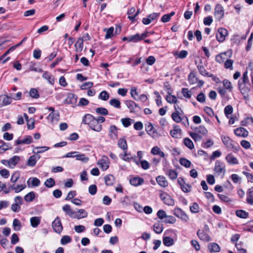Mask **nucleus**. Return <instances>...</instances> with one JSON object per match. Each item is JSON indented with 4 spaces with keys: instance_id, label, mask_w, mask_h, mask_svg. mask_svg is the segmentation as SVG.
<instances>
[{
    "instance_id": "f257e3e1",
    "label": "nucleus",
    "mask_w": 253,
    "mask_h": 253,
    "mask_svg": "<svg viewBox=\"0 0 253 253\" xmlns=\"http://www.w3.org/2000/svg\"><path fill=\"white\" fill-rule=\"evenodd\" d=\"M222 141L226 147L233 151H238L240 148L238 144L231 140L228 136H222Z\"/></svg>"
},
{
    "instance_id": "f03ea898",
    "label": "nucleus",
    "mask_w": 253,
    "mask_h": 253,
    "mask_svg": "<svg viewBox=\"0 0 253 253\" xmlns=\"http://www.w3.org/2000/svg\"><path fill=\"white\" fill-rule=\"evenodd\" d=\"M160 198L163 202L168 206H173L174 200L166 192H162L160 194Z\"/></svg>"
},
{
    "instance_id": "7ed1b4c3",
    "label": "nucleus",
    "mask_w": 253,
    "mask_h": 253,
    "mask_svg": "<svg viewBox=\"0 0 253 253\" xmlns=\"http://www.w3.org/2000/svg\"><path fill=\"white\" fill-rule=\"evenodd\" d=\"M224 11L223 6L217 4L214 8V16L216 19L220 21L224 16Z\"/></svg>"
},
{
    "instance_id": "20e7f679",
    "label": "nucleus",
    "mask_w": 253,
    "mask_h": 253,
    "mask_svg": "<svg viewBox=\"0 0 253 253\" xmlns=\"http://www.w3.org/2000/svg\"><path fill=\"white\" fill-rule=\"evenodd\" d=\"M227 35L228 31L226 29L223 28H219L216 35V40L220 42H223Z\"/></svg>"
},
{
    "instance_id": "39448f33",
    "label": "nucleus",
    "mask_w": 253,
    "mask_h": 253,
    "mask_svg": "<svg viewBox=\"0 0 253 253\" xmlns=\"http://www.w3.org/2000/svg\"><path fill=\"white\" fill-rule=\"evenodd\" d=\"M52 227L56 233L59 234L62 232L63 226L59 217H57L52 222Z\"/></svg>"
},
{
    "instance_id": "423d86ee",
    "label": "nucleus",
    "mask_w": 253,
    "mask_h": 253,
    "mask_svg": "<svg viewBox=\"0 0 253 253\" xmlns=\"http://www.w3.org/2000/svg\"><path fill=\"white\" fill-rule=\"evenodd\" d=\"M214 170L218 174H222L224 175L225 172V164L221 161H216Z\"/></svg>"
},
{
    "instance_id": "0eeeda50",
    "label": "nucleus",
    "mask_w": 253,
    "mask_h": 253,
    "mask_svg": "<svg viewBox=\"0 0 253 253\" xmlns=\"http://www.w3.org/2000/svg\"><path fill=\"white\" fill-rule=\"evenodd\" d=\"M12 98L5 94L0 95V108L10 104L12 102Z\"/></svg>"
},
{
    "instance_id": "6e6552de",
    "label": "nucleus",
    "mask_w": 253,
    "mask_h": 253,
    "mask_svg": "<svg viewBox=\"0 0 253 253\" xmlns=\"http://www.w3.org/2000/svg\"><path fill=\"white\" fill-rule=\"evenodd\" d=\"M173 214L184 221H187L189 219L188 216L185 214V213L179 208L174 209Z\"/></svg>"
},
{
    "instance_id": "1a4fd4ad",
    "label": "nucleus",
    "mask_w": 253,
    "mask_h": 253,
    "mask_svg": "<svg viewBox=\"0 0 253 253\" xmlns=\"http://www.w3.org/2000/svg\"><path fill=\"white\" fill-rule=\"evenodd\" d=\"M77 100V96L75 94L69 93L67 98L64 100V103L67 104L75 105Z\"/></svg>"
},
{
    "instance_id": "9d476101",
    "label": "nucleus",
    "mask_w": 253,
    "mask_h": 253,
    "mask_svg": "<svg viewBox=\"0 0 253 253\" xmlns=\"http://www.w3.org/2000/svg\"><path fill=\"white\" fill-rule=\"evenodd\" d=\"M27 183L29 188H34L40 185V181L36 177H31L28 180Z\"/></svg>"
},
{
    "instance_id": "9b49d317",
    "label": "nucleus",
    "mask_w": 253,
    "mask_h": 253,
    "mask_svg": "<svg viewBox=\"0 0 253 253\" xmlns=\"http://www.w3.org/2000/svg\"><path fill=\"white\" fill-rule=\"evenodd\" d=\"M98 165L100 166V168L103 170H106L109 168L108 158L105 156H103L102 158L98 161Z\"/></svg>"
},
{
    "instance_id": "f8f14e48",
    "label": "nucleus",
    "mask_w": 253,
    "mask_h": 253,
    "mask_svg": "<svg viewBox=\"0 0 253 253\" xmlns=\"http://www.w3.org/2000/svg\"><path fill=\"white\" fill-rule=\"evenodd\" d=\"M41 158L40 155H32L28 159L27 165L28 166L34 167L36 165L37 162Z\"/></svg>"
},
{
    "instance_id": "ddd939ff",
    "label": "nucleus",
    "mask_w": 253,
    "mask_h": 253,
    "mask_svg": "<svg viewBox=\"0 0 253 253\" xmlns=\"http://www.w3.org/2000/svg\"><path fill=\"white\" fill-rule=\"evenodd\" d=\"M235 134L238 136L246 137L248 135V131L244 128L240 127L234 130Z\"/></svg>"
},
{
    "instance_id": "4468645a",
    "label": "nucleus",
    "mask_w": 253,
    "mask_h": 253,
    "mask_svg": "<svg viewBox=\"0 0 253 253\" xmlns=\"http://www.w3.org/2000/svg\"><path fill=\"white\" fill-rule=\"evenodd\" d=\"M181 129L177 125L173 126V129L170 131V134L172 137L179 138L180 136Z\"/></svg>"
},
{
    "instance_id": "2eb2a0df",
    "label": "nucleus",
    "mask_w": 253,
    "mask_h": 253,
    "mask_svg": "<svg viewBox=\"0 0 253 253\" xmlns=\"http://www.w3.org/2000/svg\"><path fill=\"white\" fill-rule=\"evenodd\" d=\"M33 141V139L31 136L30 135H27L26 136L25 138L23 139H17L15 143V145L22 144H29L31 143H32Z\"/></svg>"
},
{
    "instance_id": "dca6fc26",
    "label": "nucleus",
    "mask_w": 253,
    "mask_h": 253,
    "mask_svg": "<svg viewBox=\"0 0 253 253\" xmlns=\"http://www.w3.org/2000/svg\"><path fill=\"white\" fill-rule=\"evenodd\" d=\"M89 126L91 129L97 132L100 131L102 129L101 125L97 122L96 120V118L94 119Z\"/></svg>"
},
{
    "instance_id": "f3484780",
    "label": "nucleus",
    "mask_w": 253,
    "mask_h": 253,
    "mask_svg": "<svg viewBox=\"0 0 253 253\" xmlns=\"http://www.w3.org/2000/svg\"><path fill=\"white\" fill-rule=\"evenodd\" d=\"M183 113L177 111V112H173L171 114V118L172 120L176 123H178L182 121V120L184 119V118H182L180 115Z\"/></svg>"
},
{
    "instance_id": "a211bd4d",
    "label": "nucleus",
    "mask_w": 253,
    "mask_h": 253,
    "mask_svg": "<svg viewBox=\"0 0 253 253\" xmlns=\"http://www.w3.org/2000/svg\"><path fill=\"white\" fill-rule=\"evenodd\" d=\"M117 128L115 125H111L109 128L110 136L111 139H115L118 137Z\"/></svg>"
},
{
    "instance_id": "6ab92c4d",
    "label": "nucleus",
    "mask_w": 253,
    "mask_h": 253,
    "mask_svg": "<svg viewBox=\"0 0 253 253\" xmlns=\"http://www.w3.org/2000/svg\"><path fill=\"white\" fill-rule=\"evenodd\" d=\"M95 118L92 115L87 114L83 118L82 123L84 124L89 125Z\"/></svg>"
},
{
    "instance_id": "aec40b11",
    "label": "nucleus",
    "mask_w": 253,
    "mask_h": 253,
    "mask_svg": "<svg viewBox=\"0 0 253 253\" xmlns=\"http://www.w3.org/2000/svg\"><path fill=\"white\" fill-rule=\"evenodd\" d=\"M198 237L202 240L209 241L211 240L210 236L206 233L204 231L199 230L197 232Z\"/></svg>"
},
{
    "instance_id": "412c9836",
    "label": "nucleus",
    "mask_w": 253,
    "mask_h": 253,
    "mask_svg": "<svg viewBox=\"0 0 253 253\" xmlns=\"http://www.w3.org/2000/svg\"><path fill=\"white\" fill-rule=\"evenodd\" d=\"M42 78L47 81L48 83L53 85L55 82V79L53 76H52L51 74L48 73L46 71H45L42 76Z\"/></svg>"
},
{
    "instance_id": "4be33fe9",
    "label": "nucleus",
    "mask_w": 253,
    "mask_h": 253,
    "mask_svg": "<svg viewBox=\"0 0 253 253\" xmlns=\"http://www.w3.org/2000/svg\"><path fill=\"white\" fill-rule=\"evenodd\" d=\"M47 120L50 121L52 123L55 121L58 122L59 119V114L58 112L53 113L51 112L47 117Z\"/></svg>"
},
{
    "instance_id": "5701e85b",
    "label": "nucleus",
    "mask_w": 253,
    "mask_h": 253,
    "mask_svg": "<svg viewBox=\"0 0 253 253\" xmlns=\"http://www.w3.org/2000/svg\"><path fill=\"white\" fill-rule=\"evenodd\" d=\"M225 159L230 165H236L238 164V160L232 154H228L226 156Z\"/></svg>"
},
{
    "instance_id": "b1692460",
    "label": "nucleus",
    "mask_w": 253,
    "mask_h": 253,
    "mask_svg": "<svg viewBox=\"0 0 253 253\" xmlns=\"http://www.w3.org/2000/svg\"><path fill=\"white\" fill-rule=\"evenodd\" d=\"M129 182L132 185L136 186L141 185L144 182V180L140 177H135L130 179Z\"/></svg>"
},
{
    "instance_id": "393cba45",
    "label": "nucleus",
    "mask_w": 253,
    "mask_h": 253,
    "mask_svg": "<svg viewBox=\"0 0 253 253\" xmlns=\"http://www.w3.org/2000/svg\"><path fill=\"white\" fill-rule=\"evenodd\" d=\"M151 152L153 155H158L161 157L164 158L165 156V153L161 150L160 148L158 146H155L151 149Z\"/></svg>"
},
{
    "instance_id": "a878e982",
    "label": "nucleus",
    "mask_w": 253,
    "mask_h": 253,
    "mask_svg": "<svg viewBox=\"0 0 253 253\" xmlns=\"http://www.w3.org/2000/svg\"><path fill=\"white\" fill-rule=\"evenodd\" d=\"M156 180L158 184L162 187H165L168 185V182L164 176H158L156 178Z\"/></svg>"
},
{
    "instance_id": "bb28decb",
    "label": "nucleus",
    "mask_w": 253,
    "mask_h": 253,
    "mask_svg": "<svg viewBox=\"0 0 253 253\" xmlns=\"http://www.w3.org/2000/svg\"><path fill=\"white\" fill-rule=\"evenodd\" d=\"M41 217L38 216H33L30 218V222L33 227H37L40 223Z\"/></svg>"
},
{
    "instance_id": "cd10ccee",
    "label": "nucleus",
    "mask_w": 253,
    "mask_h": 253,
    "mask_svg": "<svg viewBox=\"0 0 253 253\" xmlns=\"http://www.w3.org/2000/svg\"><path fill=\"white\" fill-rule=\"evenodd\" d=\"M118 145L119 148L124 151H126L127 149V143L124 138H120L119 139Z\"/></svg>"
},
{
    "instance_id": "c85d7f7f",
    "label": "nucleus",
    "mask_w": 253,
    "mask_h": 253,
    "mask_svg": "<svg viewBox=\"0 0 253 253\" xmlns=\"http://www.w3.org/2000/svg\"><path fill=\"white\" fill-rule=\"evenodd\" d=\"M188 81L190 84H194L198 82V78L194 73L191 72L188 76Z\"/></svg>"
},
{
    "instance_id": "c756f323",
    "label": "nucleus",
    "mask_w": 253,
    "mask_h": 253,
    "mask_svg": "<svg viewBox=\"0 0 253 253\" xmlns=\"http://www.w3.org/2000/svg\"><path fill=\"white\" fill-rule=\"evenodd\" d=\"M104 180L107 185H112L115 181V178L113 175L108 174L105 176Z\"/></svg>"
},
{
    "instance_id": "7c9ffc66",
    "label": "nucleus",
    "mask_w": 253,
    "mask_h": 253,
    "mask_svg": "<svg viewBox=\"0 0 253 253\" xmlns=\"http://www.w3.org/2000/svg\"><path fill=\"white\" fill-rule=\"evenodd\" d=\"M74 217L77 219L85 218L87 216V212L84 209H80L78 211V214H75Z\"/></svg>"
},
{
    "instance_id": "2f4dec72",
    "label": "nucleus",
    "mask_w": 253,
    "mask_h": 253,
    "mask_svg": "<svg viewBox=\"0 0 253 253\" xmlns=\"http://www.w3.org/2000/svg\"><path fill=\"white\" fill-rule=\"evenodd\" d=\"M62 209L67 215H69L70 217H74V215H75V212L72 210L69 205H65L63 207Z\"/></svg>"
},
{
    "instance_id": "473e14b6",
    "label": "nucleus",
    "mask_w": 253,
    "mask_h": 253,
    "mask_svg": "<svg viewBox=\"0 0 253 253\" xmlns=\"http://www.w3.org/2000/svg\"><path fill=\"white\" fill-rule=\"evenodd\" d=\"M193 129L195 131V132H197L198 133H200L203 135H206L208 132V130L203 126H200L199 127H197Z\"/></svg>"
},
{
    "instance_id": "72a5a7b5",
    "label": "nucleus",
    "mask_w": 253,
    "mask_h": 253,
    "mask_svg": "<svg viewBox=\"0 0 253 253\" xmlns=\"http://www.w3.org/2000/svg\"><path fill=\"white\" fill-rule=\"evenodd\" d=\"M249 81L248 77V72L246 71L244 73L243 77L242 79L239 80L238 82V85H244L246 83Z\"/></svg>"
},
{
    "instance_id": "f704fd0d",
    "label": "nucleus",
    "mask_w": 253,
    "mask_h": 253,
    "mask_svg": "<svg viewBox=\"0 0 253 253\" xmlns=\"http://www.w3.org/2000/svg\"><path fill=\"white\" fill-rule=\"evenodd\" d=\"M163 244L168 247L171 246L174 244V240L172 238L169 237H165L163 240Z\"/></svg>"
},
{
    "instance_id": "c9c22d12",
    "label": "nucleus",
    "mask_w": 253,
    "mask_h": 253,
    "mask_svg": "<svg viewBox=\"0 0 253 253\" xmlns=\"http://www.w3.org/2000/svg\"><path fill=\"white\" fill-rule=\"evenodd\" d=\"M153 230L156 233L160 234L163 230V225L160 223H155L153 225Z\"/></svg>"
},
{
    "instance_id": "e433bc0d",
    "label": "nucleus",
    "mask_w": 253,
    "mask_h": 253,
    "mask_svg": "<svg viewBox=\"0 0 253 253\" xmlns=\"http://www.w3.org/2000/svg\"><path fill=\"white\" fill-rule=\"evenodd\" d=\"M20 161L19 157L14 156L12 157L9 160L10 168H13Z\"/></svg>"
},
{
    "instance_id": "4c0bfd02",
    "label": "nucleus",
    "mask_w": 253,
    "mask_h": 253,
    "mask_svg": "<svg viewBox=\"0 0 253 253\" xmlns=\"http://www.w3.org/2000/svg\"><path fill=\"white\" fill-rule=\"evenodd\" d=\"M49 149V147L47 146L37 147L34 149L33 152L38 155V154L43 153Z\"/></svg>"
},
{
    "instance_id": "58836bf2",
    "label": "nucleus",
    "mask_w": 253,
    "mask_h": 253,
    "mask_svg": "<svg viewBox=\"0 0 253 253\" xmlns=\"http://www.w3.org/2000/svg\"><path fill=\"white\" fill-rule=\"evenodd\" d=\"M198 70L200 74L205 76L211 77L213 76L212 74L208 72L202 65H198L197 66Z\"/></svg>"
},
{
    "instance_id": "ea45409f",
    "label": "nucleus",
    "mask_w": 253,
    "mask_h": 253,
    "mask_svg": "<svg viewBox=\"0 0 253 253\" xmlns=\"http://www.w3.org/2000/svg\"><path fill=\"white\" fill-rule=\"evenodd\" d=\"M236 215L239 217L246 218L249 216V213L244 210H240L236 211Z\"/></svg>"
},
{
    "instance_id": "a19ab883",
    "label": "nucleus",
    "mask_w": 253,
    "mask_h": 253,
    "mask_svg": "<svg viewBox=\"0 0 253 253\" xmlns=\"http://www.w3.org/2000/svg\"><path fill=\"white\" fill-rule=\"evenodd\" d=\"M83 42V39H81V38H80L76 42L75 45L77 51H81L83 50L84 46Z\"/></svg>"
},
{
    "instance_id": "79ce46f5",
    "label": "nucleus",
    "mask_w": 253,
    "mask_h": 253,
    "mask_svg": "<svg viewBox=\"0 0 253 253\" xmlns=\"http://www.w3.org/2000/svg\"><path fill=\"white\" fill-rule=\"evenodd\" d=\"M110 104L114 107L116 108L117 109H120L121 108V102L119 100L116 99V98H113L111 99L109 101Z\"/></svg>"
},
{
    "instance_id": "37998d69",
    "label": "nucleus",
    "mask_w": 253,
    "mask_h": 253,
    "mask_svg": "<svg viewBox=\"0 0 253 253\" xmlns=\"http://www.w3.org/2000/svg\"><path fill=\"white\" fill-rule=\"evenodd\" d=\"M184 145L189 149L192 150L194 148V144L192 141L189 138H185L183 140Z\"/></svg>"
},
{
    "instance_id": "c03bdc74",
    "label": "nucleus",
    "mask_w": 253,
    "mask_h": 253,
    "mask_svg": "<svg viewBox=\"0 0 253 253\" xmlns=\"http://www.w3.org/2000/svg\"><path fill=\"white\" fill-rule=\"evenodd\" d=\"M226 59V52L218 54L215 57V60L218 63H222Z\"/></svg>"
},
{
    "instance_id": "a18cd8bd",
    "label": "nucleus",
    "mask_w": 253,
    "mask_h": 253,
    "mask_svg": "<svg viewBox=\"0 0 253 253\" xmlns=\"http://www.w3.org/2000/svg\"><path fill=\"white\" fill-rule=\"evenodd\" d=\"M166 100L170 104H175L177 102V99L174 95L169 93L166 96Z\"/></svg>"
},
{
    "instance_id": "49530a36",
    "label": "nucleus",
    "mask_w": 253,
    "mask_h": 253,
    "mask_svg": "<svg viewBox=\"0 0 253 253\" xmlns=\"http://www.w3.org/2000/svg\"><path fill=\"white\" fill-rule=\"evenodd\" d=\"M137 156L138 159L135 156L134 157H132V159L137 166H139L140 164V161H142L141 159L143 157V152L141 151H138Z\"/></svg>"
},
{
    "instance_id": "de8ad7c7",
    "label": "nucleus",
    "mask_w": 253,
    "mask_h": 253,
    "mask_svg": "<svg viewBox=\"0 0 253 253\" xmlns=\"http://www.w3.org/2000/svg\"><path fill=\"white\" fill-rule=\"evenodd\" d=\"M233 107L231 105H227L224 108V113L227 118H229L230 115L233 113Z\"/></svg>"
},
{
    "instance_id": "09e8293b",
    "label": "nucleus",
    "mask_w": 253,
    "mask_h": 253,
    "mask_svg": "<svg viewBox=\"0 0 253 253\" xmlns=\"http://www.w3.org/2000/svg\"><path fill=\"white\" fill-rule=\"evenodd\" d=\"M166 174L171 179H175L177 177V173L176 171L173 169H168L166 172Z\"/></svg>"
},
{
    "instance_id": "8fccbe9b",
    "label": "nucleus",
    "mask_w": 253,
    "mask_h": 253,
    "mask_svg": "<svg viewBox=\"0 0 253 253\" xmlns=\"http://www.w3.org/2000/svg\"><path fill=\"white\" fill-rule=\"evenodd\" d=\"M189 134L195 141H200L202 139V136L197 132H189Z\"/></svg>"
},
{
    "instance_id": "3c124183",
    "label": "nucleus",
    "mask_w": 253,
    "mask_h": 253,
    "mask_svg": "<svg viewBox=\"0 0 253 253\" xmlns=\"http://www.w3.org/2000/svg\"><path fill=\"white\" fill-rule=\"evenodd\" d=\"M179 163L182 166L185 168H189L191 164L190 161L184 158H180L179 160Z\"/></svg>"
},
{
    "instance_id": "603ef678",
    "label": "nucleus",
    "mask_w": 253,
    "mask_h": 253,
    "mask_svg": "<svg viewBox=\"0 0 253 253\" xmlns=\"http://www.w3.org/2000/svg\"><path fill=\"white\" fill-rule=\"evenodd\" d=\"M209 248L211 252H218L220 251V247L216 243H211Z\"/></svg>"
},
{
    "instance_id": "864d4df0",
    "label": "nucleus",
    "mask_w": 253,
    "mask_h": 253,
    "mask_svg": "<svg viewBox=\"0 0 253 253\" xmlns=\"http://www.w3.org/2000/svg\"><path fill=\"white\" fill-rule=\"evenodd\" d=\"M126 104L130 111H134L136 109V103L133 101H126Z\"/></svg>"
},
{
    "instance_id": "5fc2aeb1",
    "label": "nucleus",
    "mask_w": 253,
    "mask_h": 253,
    "mask_svg": "<svg viewBox=\"0 0 253 253\" xmlns=\"http://www.w3.org/2000/svg\"><path fill=\"white\" fill-rule=\"evenodd\" d=\"M181 93L183 96L187 98H190L192 96L191 91L187 88H183L181 90Z\"/></svg>"
},
{
    "instance_id": "6e6d98bb",
    "label": "nucleus",
    "mask_w": 253,
    "mask_h": 253,
    "mask_svg": "<svg viewBox=\"0 0 253 253\" xmlns=\"http://www.w3.org/2000/svg\"><path fill=\"white\" fill-rule=\"evenodd\" d=\"M140 41L139 34H136L134 35H131L129 36L128 42H136L138 41Z\"/></svg>"
},
{
    "instance_id": "4d7b16f0",
    "label": "nucleus",
    "mask_w": 253,
    "mask_h": 253,
    "mask_svg": "<svg viewBox=\"0 0 253 253\" xmlns=\"http://www.w3.org/2000/svg\"><path fill=\"white\" fill-rule=\"evenodd\" d=\"M72 241L71 238L68 236L65 235L63 236L61 239V243L63 245H65L69 243H70Z\"/></svg>"
},
{
    "instance_id": "13d9d810",
    "label": "nucleus",
    "mask_w": 253,
    "mask_h": 253,
    "mask_svg": "<svg viewBox=\"0 0 253 253\" xmlns=\"http://www.w3.org/2000/svg\"><path fill=\"white\" fill-rule=\"evenodd\" d=\"M35 197V193L33 192H31L27 194L24 197L25 200L27 202L32 201Z\"/></svg>"
},
{
    "instance_id": "bf43d9fd",
    "label": "nucleus",
    "mask_w": 253,
    "mask_h": 253,
    "mask_svg": "<svg viewBox=\"0 0 253 253\" xmlns=\"http://www.w3.org/2000/svg\"><path fill=\"white\" fill-rule=\"evenodd\" d=\"M76 158L77 160H80L83 162H87L88 160V158L86 157H85V155L84 154H79L77 153V155H76Z\"/></svg>"
},
{
    "instance_id": "052dcab7",
    "label": "nucleus",
    "mask_w": 253,
    "mask_h": 253,
    "mask_svg": "<svg viewBox=\"0 0 253 253\" xmlns=\"http://www.w3.org/2000/svg\"><path fill=\"white\" fill-rule=\"evenodd\" d=\"M190 211L192 213H198L199 211L200 207L196 203H194L190 207Z\"/></svg>"
},
{
    "instance_id": "680f3d73",
    "label": "nucleus",
    "mask_w": 253,
    "mask_h": 253,
    "mask_svg": "<svg viewBox=\"0 0 253 253\" xmlns=\"http://www.w3.org/2000/svg\"><path fill=\"white\" fill-rule=\"evenodd\" d=\"M3 144L0 146V153H3L9 149H11L9 147V145L8 143H4L3 141H1Z\"/></svg>"
},
{
    "instance_id": "e2e57ef3",
    "label": "nucleus",
    "mask_w": 253,
    "mask_h": 253,
    "mask_svg": "<svg viewBox=\"0 0 253 253\" xmlns=\"http://www.w3.org/2000/svg\"><path fill=\"white\" fill-rule=\"evenodd\" d=\"M55 184V181L52 178H49L46 180L44 185L47 188H51Z\"/></svg>"
},
{
    "instance_id": "0e129e2a",
    "label": "nucleus",
    "mask_w": 253,
    "mask_h": 253,
    "mask_svg": "<svg viewBox=\"0 0 253 253\" xmlns=\"http://www.w3.org/2000/svg\"><path fill=\"white\" fill-rule=\"evenodd\" d=\"M109 95L106 91H102L100 92L99 98L103 100L106 101L108 99Z\"/></svg>"
},
{
    "instance_id": "69168bd1",
    "label": "nucleus",
    "mask_w": 253,
    "mask_h": 253,
    "mask_svg": "<svg viewBox=\"0 0 253 253\" xmlns=\"http://www.w3.org/2000/svg\"><path fill=\"white\" fill-rule=\"evenodd\" d=\"M96 112L97 114L103 115H107L108 114V110L103 107H99L96 109Z\"/></svg>"
},
{
    "instance_id": "338daca9",
    "label": "nucleus",
    "mask_w": 253,
    "mask_h": 253,
    "mask_svg": "<svg viewBox=\"0 0 253 253\" xmlns=\"http://www.w3.org/2000/svg\"><path fill=\"white\" fill-rule=\"evenodd\" d=\"M31 97L34 98H38L39 97L38 90L35 88H31L29 92Z\"/></svg>"
},
{
    "instance_id": "774afa93",
    "label": "nucleus",
    "mask_w": 253,
    "mask_h": 253,
    "mask_svg": "<svg viewBox=\"0 0 253 253\" xmlns=\"http://www.w3.org/2000/svg\"><path fill=\"white\" fill-rule=\"evenodd\" d=\"M13 226L15 230H19L21 228V223L19 220L17 219H14L13 221Z\"/></svg>"
}]
</instances>
